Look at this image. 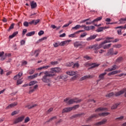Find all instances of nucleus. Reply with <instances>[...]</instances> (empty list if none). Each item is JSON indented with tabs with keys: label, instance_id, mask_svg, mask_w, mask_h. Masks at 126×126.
<instances>
[{
	"label": "nucleus",
	"instance_id": "obj_16",
	"mask_svg": "<svg viewBox=\"0 0 126 126\" xmlns=\"http://www.w3.org/2000/svg\"><path fill=\"white\" fill-rule=\"evenodd\" d=\"M31 8H36L37 7V3L35 2L34 0H32L31 2Z\"/></svg>",
	"mask_w": 126,
	"mask_h": 126
},
{
	"label": "nucleus",
	"instance_id": "obj_46",
	"mask_svg": "<svg viewBox=\"0 0 126 126\" xmlns=\"http://www.w3.org/2000/svg\"><path fill=\"white\" fill-rule=\"evenodd\" d=\"M104 29V27H99L97 30H96V32H102L103 30Z\"/></svg>",
	"mask_w": 126,
	"mask_h": 126
},
{
	"label": "nucleus",
	"instance_id": "obj_19",
	"mask_svg": "<svg viewBox=\"0 0 126 126\" xmlns=\"http://www.w3.org/2000/svg\"><path fill=\"white\" fill-rule=\"evenodd\" d=\"M97 34H94L93 35H90V37L87 38V41H91V40H94L97 37Z\"/></svg>",
	"mask_w": 126,
	"mask_h": 126
},
{
	"label": "nucleus",
	"instance_id": "obj_2",
	"mask_svg": "<svg viewBox=\"0 0 126 126\" xmlns=\"http://www.w3.org/2000/svg\"><path fill=\"white\" fill-rule=\"evenodd\" d=\"M110 113L108 112H103L101 113H99L98 114H94L90 116L88 119L86 120L87 123H89V122H92V119L94 118H98V117H106L109 115Z\"/></svg>",
	"mask_w": 126,
	"mask_h": 126
},
{
	"label": "nucleus",
	"instance_id": "obj_49",
	"mask_svg": "<svg viewBox=\"0 0 126 126\" xmlns=\"http://www.w3.org/2000/svg\"><path fill=\"white\" fill-rule=\"evenodd\" d=\"M67 43V41H62L60 43V46H64Z\"/></svg>",
	"mask_w": 126,
	"mask_h": 126
},
{
	"label": "nucleus",
	"instance_id": "obj_59",
	"mask_svg": "<svg viewBox=\"0 0 126 126\" xmlns=\"http://www.w3.org/2000/svg\"><path fill=\"white\" fill-rule=\"evenodd\" d=\"M54 46L55 48H57V47H59V46H60V42H59V43H55L54 44Z\"/></svg>",
	"mask_w": 126,
	"mask_h": 126
},
{
	"label": "nucleus",
	"instance_id": "obj_28",
	"mask_svg": "<svg viewBox=\"0 0 126 126\" xmlns=\"http://www.w3.org/2000/svg\"><path fill=\"white\" fill-rule=\"evenodd\" d=\"M37 83H38L37 81H32L29 83V86H32V85H34V84H36Z\"/></svg>",
	"mask_w": 126,
	"mask_h": 126
},
{
	"label": "nucleus",
	"instance_id": "obj_20",
	"mask_svg": "<svg viewBox=\"0 0 126 126\" xmlns=\"http://www.w3.org/2000/svg\"><path fill=\"white\" fill-rule=\"evenodd\" d=\"M106 74H107V72H104L103 73L100 74L98 76L100 80H103L105 77V75H106Z\"/></svg>",
	"mask_w": 126,
	"mask_h": 126
},
{
	"label": "nucleus",
	"instance_id": "obj_30",
	"mask_svg": "<svg viewBox=\"0 0 126 126\" xmlns=\"http://www.w3.org/2000/svg\"><path fill=\"white\" fill-rule=\"evenodd\" d=\"M114 95H115L114 93H110L109 94H106L105 96L108 98H111V97H113Z\"/></svg>",
	"mask_w": 126,
	"mask_h": 126
},
{
	"label": "nucleus",
	"instance_id": "obj_18",
	"mask_svg": "<svg viewBox=\"0 0 126 126\" xmlns=\"http://www.w3.org/2000/svg\"><path fill=\"white\" fill-rule=\"evenodd\" d=\"M66 74L68 75H70V76H73V75H75V74H77V72H74L72 71H69L66 72Z\"/></svg>",
	"mask_w": 126,
	"mask_h": 126
},
{
	"label": "nucleus",
	"instance_id": "obj_36",
	"mask_svg": "<svg viewBox=\"0 0 126 126\" xmlns=\"http://www.w3.org/2000/svg\"><path fill=\"white\" fill-rule=\"evenodd\" d=\"M114 48H116L117 49H120V48H122V45L120 44H116L113 45Z\"/></svg>",
	"mask_w": 126,
	"mask_h": 126
},
{
	"label": "nucleus",
	"instance_id": "obj_31",
	"mask_svg": "<svg viewBox=\"0 0 126 126\" xmlns=\"http://www.w3.org/2000/svg\"><path fill=\"white\" fill-rule=\"evenodd\" d=\"M81 43H79V42H75L74 43V47H75V48H78V47H80V46H81Z\"/></svg>",
	"mask_w": 126,
	"mask_h": 126
},
{
	"label": "nucleus",
	"instance_id": "obj_13",
	"mask_svg": "<svg viewBox=\"0 0 126 126\" xmlns=\"http://www.w3.org/2000/svg\"><path fill=\"white\" fill-rule=\"evenodd\" d=\"M117 67H118L117 65H114L112 66V68H108V69H105V71H112V70H115V69H117Z\"/></svg>",
	"mask_w": 126,
	"mask_h": 126
},
{
	"label": "nucleus",
	"instance_id": "obj_37",
	"mask_svg": "<svg viewBox=\"0 0 126 126\" xmlns=\"http://www.w3.org/2000/svg\"><path fill=\"white\" fill-rule=\"evenodd\" d=\"M126 29V25H125L124 26H119V27H117L116 28H115V29Z\"/></svg>",
	"mask_w": 126,
	"mask_h": 126
},
{
	"label": "nucleus",
	"instance_id": "obj_54",
	"mask_svg": "<svg viewBox=\"0 0 126 126\" xmlns=\"http://www.w3.org/2000/svg\"><path fill=\"white\" fill-rule=\"evenodd\" d=\"M26 32H27V29H25L23 30L22 35L24 36L25 34H26Z\"/></svg>",
	"mask_w": 126,
	"mask_h": 126
},
{
	"label": "nucleus",
	"instance_id": "obj_23",
	"mask_svg": "<svg viewBox=\"0 0 126 126\" xmlns=\"http://www.w3.org/2000/svg\"><path fill=\"white\" fill-rule=\"evenodd\" d=\"M111 39H114L113 37H107L106 38V40H104L103 42H102L101 43H104V44H106V43H111V41H110V40H111Z\"/></svg>",
	"mask_w": 126,
	"mask_h": 126
},
{
	"label": "nucleus",
	"instance_id": "obj_38",
	"mask_svg": "<svg viewBox=\"0 0 126 126\" xmlns=\"http://www.w3.org/2000/svg\"><path fill=\"white\" fill-rule=\"evenodd\" d=\"M39 53H40V50L38 49L34 51V55H35V57H37L39 56Z\"/></svg>",
	"mask_w": 126,
	"mask_h": 126
},
{
	"label": "nucleus",
	"instance_id": "obj_60",
	"mask_svg": "<svg viewBox=\"0 0 126 126\" xmlns=\"http://www.w3.org/2000/svg\"><path fill=\"white\" fill-rule=\"evenodd\" d=\"M23 82L22 81H20V80H17V85H19V84H22V83Z\"/></svg>",
	"mask_w": 126,
	"mask_h": 126
},
{
	"label": "nucleus",
	"instance_id": "obj_11",
	"mask_svg": "<svg viewBox=\"0 0 126 126\" xmlns=\"http://www.w3.org/2000/svg\"><path fill=\"white\" fill-rule=\"evenodd\" d=\"M40 22V19H38L37 20H32L29 22L30 25H37L38 23Z\"/></svg>",
	"mask_w": 126,
	"mask_h": 126
},
{
	"label": "nucleus",
	"instance_id": "obj_14",
	"mask_svg": "<svg viewBox=\"0 0 126 126\" xmlns=\"http://www.w3.org/2000/svg\"><path fill=\"white\" fill-rule=\"evenodd\" d=\"M22 74H23V73L22 72H19L18 73V74L16 75H15L14 78L13 79L14 80H16L17 79H19L20 78H21V77L22 76Z\"/></svg>",
	"mask_w": 126,
	"mask_h": 126
},
{
	"label": "nucleus",
	"instance_id": "obj_6",
	"mask_svg": "<svg viewBox=\"0 0 126 126\" xmlns=\"http://www.w3.org/2000/svg\"><path fill=\"white\" fill-rule=\"evenodd\" d=\"M51 70L50 73H59V72H62V69L59 67L51 68Z\"/></svg>",
	"mask_w": 126,
	"mask_h": 126
},
{
	"label": "nucleus",
	"instance_id": "obj_41",
	"mask_svg": "<svg viewBox=\"0 0 126 126\" xmlns=\"http://www.w3.org/2000/svg\"><path fill=\"white\" fill-rule=\"evenodd\" d=\"M53 120H57V116H54L51 118L48 121H47V123H50V122L53 121Z\"/></svg>",
	"mask_w": 126,
	"mask_h": 126
},
{
	"label": "nucleus",
	"instance_id": "obj_57",
	"mask_svg": "<svg viewBox=\"0 0 126 126\" xmlns=\"http://www.w3.org/2000/svg\"><path fill=\"white\" fill-rule=\"evenodd\" d=\"M61 123H63V119H60L59 121L56 122V125H59V124H61Z\"/></svg>",
	"mask_w": 126,
	"mask_h": 126
},
{
	"label": "nucleus",
	"instance_id": "obj_45",
	"mask_svg": "<svg viewBox=\"0 0 126 126\" xmlns=\"http://www.w3.org/2000/svg\"><path fill=\"white\" fill-rule=\"evenodd\" d=\"M35 72V69H32L29 70V74H33Z\"/></svg>",
	"mask_w": 126,
	"mask_h": 126
},
{
	"label": "nucleus",
	"instance_id": "obj_32",
	"mask_svg": "<svg viewBox=\"0 0 126 126\" xmlns=\"http://www.w3.org/2000/svg\"><path fill=\"white\" fill-rule=\"evenodd\" d=\"M36 106H37V104H34V105H33L32 106H30V105H27L26 106V108H28V109L29 110H30L31 109H33V108L36 107Z\"/></svg>",
	"mask_w": 126,
	"mask_h": 126
},
{
	"label": "nucleus",
	"instance_id": "obj_55",
	"mask_svg": "<svg viewBox=\"0 0 126 126\" xmlns=\"http://www.w3.org/2000/svg\"><path fill=\"white\" fill-rule=\"evenodd\" d=\"M73 66V63H67L66 64V66Z\"/></svg>",
	"mask_w": 126,
	"mask_h": 126
},
{
	"label": "nucleus",
	"instance_id": "obj_62",
	"mask_svg": "<svg viewBox=\"0 0 126 126\" xmlns=\"http://www.w3.org/2000/svg\"><path fill=\"white\" fill-rule=\"evenodd\" d=\"M89 28H90L89 26H87V27L86 26L84 28V30H86V31H90V29Z\"/></svg>",
	"mask_w": 126,
	"mask_h": 126
},
{
	"label": "nucleus",
	"instance_id": "obj_39",
	"mask_svg": "<svg viewBox=\"0 0 126 126\" xmlns=\"http://www.w3.org/2000/svg\"><path fill=\"white\" fill-rule=\"evenodd\" d=\"M111 45H112V44H111V43L109 44L108 45H106L103 47V49L104 50L109 49L111 47Z\"/></svg>",
	"mask_w": 126,
	"mask_h": 126
},
{
	"label": "nucleus",
	"instance_id": "obj_34",
	"mask_svg": "<svg viewBox=\"0 0 126 126\" xmlns=\"http://www.w3.org/2000/svg\"><path fill=\"white\" fill-rule=\"evenodd\" d=\"M32 35H35V32H28L26 34V36H27L28 37H29L30 36H32Z\"/></svg>",
	"mask_w": 126,
	"mask_h": 126
},
{
	"label": "nucleus",
	"instance_id": "obj_12",
	"mask_svg": "<svg viewBox=\"0 0 126 126\" xmlns=\"http://www.w3.org/2000/svg\"><path fill=\"white\" fill-rule=\"evenodd\" d=\"M106 123H107V119H103L101 121L94 124V126H102V125H105Z\"/></svg>",
	"mask_w": 126,
	"mask_h": 126
},
{
	"label": "nucleus",
	"instance_id": "obj_52",
	"mask_svg": "<svg viewBox=\"0 0 126 126\" xmlns=\"http://www.w3.org/2000/svg\"><path fill=\"white\" fill-rule=\"evenodd\" d=\"M30 121V118L29 117H27L25 119V122L24 123L26 124L27 123H28Z\"/></svg>",
	"mask_w": 126,
	"mask_h": 126
},
{
	"label": "nucleus",
	"instance_id": "obj_5",
	"mask_svg": "<svg viewBox=\"0 0 126 126\" xmlns=\"http://www.w3.org/2000/svg\"><path fill=\"white\" fill-rule=\"evenodd\" d=\"M100 65L99 63H87L86 64V66H91L89 68V69H93V68H95V67H98Z\"/></svg>",
	"mask_w": 126,
	"mask_h": 126
},
{
	"label": "nucleus",
	"instance_id": "obj_1",
	"mask_svg": "<svg viewBox=\"0 0 126 126\" xmlns=\"http://www.w3.org/2000/svg\"><path fill=\"white\" fill-rule=\"evenodd\" d=\"M56 76V74L50 73L48 71L44 72V75L42 77L41 80L44 83H48V86H51V82H52V80L50 77H54Z\"/></svg>",
	"mask_w": 126,
	"mask_h": 126
},
{
	"label": "nucleus",
	"instance_id": "obj_22",
	"mask_svg": "<svg viewBox=\"0 0 126 126\" xmlns=\"http://www.w3.org/2000/svg\"><path fill=\"white\" fill-rule=\"evenodd\" d=\"M106 110H107V108H106L99 107L95 110V112H103V111H106Z\"/></svg>",
	"mask_w": 126,
	"mask_h": 126
},
{
	"label": "nucleus",
	"instance_id": "obj_8",
	"mask_svg": "<svg viewBox=\"0 0 126 126\" xmlns=\"http://www.w3.org/2000/svg\"><path fill=\"white\" fill-rule=\"evenodd\" d=\"M102 18H103V17L102 16L97 17L92 22H87L86 23V24H87V25H88V24H92V23H94V22H98V21H100V20H102Z\"/></svg>",
	"mask_w": 126,
	"mask_h": 126
},
{
	"label": "nucleus",
	"instance_id": "obj_7",
	"mask_svg": "<svg viewBox=\"0 0 126 126\" xmlns=\"http://www.w3.org/2000/svg\"><path fill=\"white\" fill-rule=\"evenodd\" d=\"M105 43V42L101 43L98 45V44H95L94 45V51H98L99 49H101V48L104 46V43Z\"/></svg>",
	"mask_w": 126,
	"mask_h": 126
},
{
	"label": "nucleus",
	"instance_id": "obj_17",
	"mask_svg": "<svg viewBox=\"0 0 126 126\" xmlns=\"http://www.w3.org/2000/svg\"><path fill=\"white\" fill-rule=\"evenodd\" d=\"M93 77H94V76L93 75H89L88 76H84L83 77H82V78H81V80H85V79H87V78H93Z\"/></svg>",
	"mask_w": 126,
	"mask_h": 126
},
{
	"label": "nucleus",
	"instance_id": "obj_24",
	"mask_svg": "<svg viewBox=\"0 0 126 126\" xmlns=\"http://www.w3.org/2000/svg\"><path fill=\"white\" fill-rule=\"evenodd\" d=\"M18 34V32H15L13 33L12 34L9 36V39H12L14 37H15Z\"/></svg>",
	"mask_w": 126,
	"mask_h": 126
},
{
	"label": "nucleus",
	"instance_id": "obj_15",
	"mask_svg": "<svg viewBox=\"0 0 126 126\" xmlns=\"http://www.w3.org/2000/svg\"><path fill=\"white\" fill-rule=\"evenodd\" d=\"M17 105V102H13L9 104L8 106L6 107V109L7 110L8 109H10V108H13V107H15Z\"/></svg>",
	"mask_w": 126,
	"mask_h": 126
},
{
	"label": "nucleus",
	"instance_id": "obj_63",
	"mask_svg": "<svg viewBox=\"0 0 126 126\" xmlns=\"http://www.w3.org/2000/svg\"><path fill=\"white\" fill-rule=\"evenodd\" d=\"M117 33H118V35H122V30L121 29L118 30Z\"/></svg>",
	"mask_w": 126,
	"mask_h": 126
},
{
	"label": "nucleus",
	"instance_id": "obj_25",
	"mask_svg": "<svg viewBox=\"0 0 126 126\" xmlns=\"http://www.w3.org/2000/svg\"><path fill=\"white\" fill-rule=\"evenodd\" d=\"M37 76H38V73H36L32 76H29L28 78L29 79H34V78H36Z\"/></svg>",
	"mask_w": 126,
	"mask_h": 126
},
{
	"label": "nucleus",
	"instance_id": "obj_53",
	"mask_svg": "<svg viewBox=\"0 0 126 126\" xmlns=\"http://www.w3.org/2000/svg\"><path fill=\"white\" fill-rule=\"evenodd\" d=\"M6 59V55H2V57H1L0 60L1 61H4Z\"/></svg>",
	"mask_w": 126,
	"mask_h": 126
},
{
	"label": "nucleus",
	"instance_id": "obj_51",
	"mask_svg": "<svg viewBox=\"0 0 126 126\" xmlns=\"http://www.w3.org/2000/svg\"><path fill=\"white\" fill-rule=\"evenodd\" d=\"M48 37L47 36L43 37L38 40L39 42H41L42 41H44V40H47Z\"/></svg>",
	"mask_w": 126,
	"mask_h": 126
},
{
	"label": "nucleus",
	"instance_id": "obj_33",
	"mask_svg": "<svg viewBox=\"0 0 126 126\" xmlns=\"http://www.w3.org/2000/svg\"><path fill=\"white\" fill-rule=\"evenodd\" d=\"M80 27H81V26L79 25H77L76 26L72 28V29L75 30H78V29H79V28H80Z\"/></svg>",
	"mask_w": 126,
	"mask_h": 126
},
{
	"label": "nucleus",
	"instance_id": "obj_27",
	"mask_svg": "<svg viewBox=\"0 0 126 126\" xmlns=\"http://www.w3.org/2000/svg\"><path fill=\"white\" fill-rule=\"evenodd\" d=\"M108 54L111 55V56H113L114 55V49L111 48L110 49L108 50Z\"/></svg>",
	"mask_w": 126,
	"mask_h": 126
},
{
	"label": "nucleus",
	"instance_id": "obj_64",
	"mask_svg": "<svg viewBox=\"0 0 126 126\" xmlns=\"http://www.w3.org/2000/svg\"><path fill=\"white\" fill-rule=\"evenodd\" d=\"M123 91L124 92V96L126 98V88L124 89Z\"/></svg>",
	"mask_w": 126,
	"mask_h": 126
},
{
	"label": "nucleus",
	"instance_id": "obj_48",
	"mask_svg": "<svg viewBox=\"0 0 126 126\" xmlns=\"http://www.w3.org/2000/svg\"><path fill=\"white\" fill-rule=\"evenodd\" d=\"M14 23H12L11 26H10V27L9 28L8 31H10L11 30V29H13V28H14Z\"/></svg>",
	"mask_w": 126,
	"mask_h": 126
},
{
	"label": "nucleus",
	"instance_id": "obj_29",
	"mask_svg": "<svg viewBox=\"0 0 126 126\" xmlns=\"http://www.w3.org/2000/svg\"><path fill=\"white\" fill-rule=\"evenodd\" d=\"M119 24H125V22H124V21H126V17L125 18H121L119 20Z\"/></svg>",
	"mask_w": 126,
	"mask_h": 126
},
{
	"label": "nucleus",
	"instance_id": "obj_50",
	"mask_svg": "<svg viewBox=\"0 0 126 126\" xmlns=\"http://www.w3.org/2000/svg\"><path fill=\"white\" fill-rule=\"evenodd\" d=\"M78 66H79V64L78 63H76L75 64L73 63L72 68H74L75 67H78Z\"/></svg>",
	"mask_w": 126,
	"mask_h": 126
},
{
	"label": "nucleus",
	"instance_id": "obj_42",
	"mask_svg": "<svg viewBox=\"0 0 126 126\" xmlns=\"http://www.w3.org/2000/svg\"><path fill=\"white\" fill-rule=\"evenodd\" d=\"M29 24H30L27 21H25L23 23V25L25 26V27H28V26H29Z\"/></svg>",
	"mask_w": 126,
	"mask_h": 126
},
{
	"label": "nucleus",
	"instance_id": "obj_56",
	"mask_svg": "<svg viewBox=\"0 0 126 126\" xmlns=\"http://www.w3.org/2000/svg\"><path fill=\"white\" fill-rule=\"evenodd\" d=\"M51 63L53 65H55V64H58V63H59V62H58V61L52 62H51Z\"/></svg>",
	"mask_w": 126,
	"mask_h": 126
},
{
	"label": "nucleus",
	"instance_id": "obj_10",
	"mask_svg": "<svg viewBox=\"0 0 126 126\" xmlns=\"http://www.w3.org/2000/svg\"><path fill=\"white\" fill-rule=\"evenodd\" d=\"M68 77V76L67 75H61L60 76H58L57 77L56 80H60L62 79V80H65Z\"/></svg>",
	"mask_w": 126,
	"mask_h": 126
},
{
	"label": "nucleus",
	"instance_id": "obj_35",
	"mask_svg": "<svg viewBox=\"0 0 126 126\" xmlns=\"http://www.w3.org/2000/svg\"><path fill=\"white\" fill-rule=\"evenodd\" d=\"M119 105H120L119 103H116V104L114 105L113 106H112L111 107V109L115 110V109H117V108H118V106H119Z\"/></svg>",
	"mask_w": 126,
	"mask_h": 126
},
{
	"label": "nucleus",
	"instance_id": "obj_47",
	"mask_svg": "<svg viewBox=\"0 0 126 126\" xmlns=\"http://www.w3.org/2000/svg\"><path fill=\"white\" fill-rule=\"evenodd\" d=\"M123 60H124V58H123L122 57H119L117 60H116V62L117 63H120V62H122V61H123Z\"/></svg>",
	"mask_w": 126,
	"mask_h": 126
},
{
	"label": "nucleus",
	"instance_id": "obj_58",
	"mask_svg": "<svg viewBox=\"0 0 126 126\" xmlns=\"http://www.w3.org/2000/svg\"><path fill=\"white\" fill-rule=\"evenodd\" d=\"M43 34H44V31H40L38 32L39 36H42V35H43Z\"/></svg>",
	"mask_w": 126,
	"mask_h": 126
},
{
	"label": "nucleus",
	"instance_id": "obj_3",
	"mask_svg": "<svg viewBox=\"0 0 126 126\" xmlns=\"http://www.w3.org/2000/svg\"><path fill=\"white\" fill-rule=\"evenodd\" d=\"M79 108V105H75L71 107H66L64 108L62 111V114H64V113H68V112H70L72 110H76V109H78Z\"/></svg>",
	"mask_w": 126,
	"mask_h": 126
},
{
	"label": "nucleus",
	"instance_id": "obj_4",
	"mask_svg": "<svg viewBox=\"0 0 126 126\" xmlns=\"http://www.w3.org/2000/svg\"><path fill=\"white\" fill-rule=\"evenodd\" d=\"M82 99H77V98L70 99L68 101L67 104L68 105H71V104H73L74 103L78 104V103H80V102H82Z\"/></svg>",
	"mask_w": 126,
	"mask_h": 126
},
{
	"label": "nucleus",
	"instance_id": "obj_40",
	"mask_svg": "<svg viewBox=\"0 0 126 126\" xmlns=\"http://www.w3.org/2000/svg\"><path fill=\"white\" fill-rule=\"evenodd\" d=\"M69 38H77V36L76 35H75V33H73L71 34H69L68 35Z\"/></svg>",
	"mask_w": 126,
	"mask_h": 126
},
{
	"label": "nucleus",
	"instance_id": "obj_26",
	"mask_svg": "<svg viewBox=\"0 0 126 126\" xmlns=\"http://www.w3.org/2000/svg\"><path fill=\"white\" fill-rule=\"evenodd\" d=\"M124 94V92L123 91H120L117 93H116L115 95L116 96V97H118V96H121V95Z\"/></svg>",
	"mask_w": 126,
	"mask_h": 126
},
{
	"label": "nucleus",
	"instance_id": "obj_44",
	"mask_svg": "<svg viewBox=\"0 0 126 126\" xmlns=\"http://www.w3.org/2000/svg\"><path fill=\"white\" fill-rule=\"evenodd\" d=\"M71 23H72V22L69 21L68 24H66L63 26V28H64V27H67L69 26V25H70V24H71Z\"/></svg>",
	"mask_w": 126,
	"mask_h": 126
},
{
	"label": "nucleus",
	"instance_id": "obj_9",
	"mask_svg": "<svg viewBox=\"0 0 126 126\" xmlns=\"http://www.w3.org/2000/svg\"><path fill=\"white\" fill-rule=\"evenodd\" d=\"M25 118V116H24L17 118L14 121V124H18V123H20V122H22V121H23V120H24Z\"/></svg>",
	"mask_w": 126,
	"mask_h": 126
},
{
	"label": "nucleus",
	"instance_id": "obj_21",
	"mask_svg": "<svg viewBox=\"0 0 126 126\" xmlns=\"http://www.w3.org/2000/svg\"><path fill=\"white\" fill-rule=\"evenodd\" d=\"M82 115H84V113H80V114H75L74 115H73L71 117V119H75V118H80Z\"/></svg>",
	"mask_w": 126,
	"mask_h": 126
},
{
	"label": "nucleus",
	"instance_id": "obj_43",
	"mask_svg": "<svg viewBox=\"0 0 126 126\" xmlns=\"http://www.w3.org/2000/svg\"><path fill=\"white\" fill-rule=\"evenodd\" d=\"M19 113V111H14L11 113V116H15V115H17Z\"/></svg>",
	"mask_w": 126,
	"mask_h": 126
},
{
	"label": "nucleus",
	"instance_id": "obj_61",
	"mask_svg": "<svg viewBox=\"0 0 126 126\" xmlns=\"http://www.w3.org/2000/svg\"><path fill=\"white\" fill-rule=\"evenodd\" d=\"M124 119V116H122L120 117L117 118L116 120H119V121H122Z\"/></svg>",
	"mask_w": 126,
	"mask_h": 126
}]
</instances>
